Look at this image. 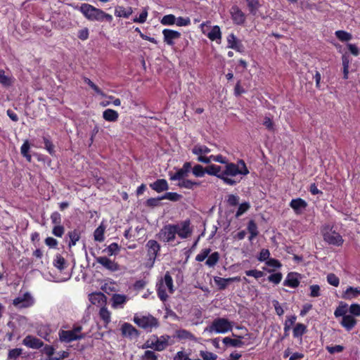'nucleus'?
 Masks as SVG:
<instances>
[{"label": "nucleus", "instance_id": "nucleus-15", "mask_svg": "<svg viewBox=\"0 0 360 360\" xmlns=\"http://www.w3.org/2000/svg\"><path fill=\"white\" fill-rule=\"evenodd\" d=\"M121 333L123 337L129 338L131 340L139 338L141 334L139 330H138L134 326L129 323H124L122 325Z\"/></svg>", "mask_w": 360, "mask_h": 360}, {"label": "nucleus", "instance_id": "nucleus-11", "mask_svg": "<svg viewBox=\"0 0 360 360\" xmlns=\"http://www.w3.org/2000/svg\"><path fill=\"white\" fill-rule=\"evenodd\" d=\"M95 260L110 272H115L120 269V264L117 262L105 256L96 257Z\"/></svg>", "mask_w": 360, "mask_h": 360}, {"label": "nucleus", "instance_id": "nucleus-45", "mask_svg": "<svg viewBox=\"0 0 360 360\" xmlns=\"http://www.w3.org/2000/svg\"><path fill=\"white\" fill-rule=\"evenodd\" d=\"M336 37L341 41H349L352 39V35L344 30H338L335 33Z\"/></svg>", "mask_w": 360, "mask_h": 360}, {"label": "nucleus", "instance_id": "nucleus-49", "mask_svg": "<svg viewBox=\"0 0 360 360\" xmlns=\"http://www.w3.org/2000/svg\"><path fill=\"white\" fill-rule=\"evenodd\" d=\"M193 174L195 177H202L206 174L205 167H203L201 165H195L191 169Z\"/></svg>", "mask_w": 360, "mask_h": 360}, {"label": "nucleus", "instance_id": "nucleus-12", "mask_svg": "<svg viewBox=\"0 0 360 360\" xmlns=\"http://www.w3.org/2000/svg\"><path fill=\"white\" fill-rule=\"evenodd\" d=\"M148 259L153 264L160 251V245L155 240H149L146 245Z\"/></svg>", "mask_w": 360, "mask_h": 360}, {"label": "nucleus", "instance_id": "nucleus-58", "mask_svg": "<svg viewBox=\"0 0 360 360\" xmlns=\"http://www.w3.org/2000/svg\"><path fill=\"white\" fill-rule=\"evenodd\" d=\"M211 252L210 248H205L202 249L199 254H198L195 257V260L197 262H202L204 261L210 255Z\"/></svg>", "mask_w": 360, "mask_h": 360}, {"label": "nucleus", "instance_id": "nucleus-22", "mask_svg": "<svg viewBox=\"0 0 360 360\" xmlns=\"http://www.w3.org/2000/svg\"><path fill=\"white\" fill-rule=\"evenodd\" d=\"M300 283V282L297 278V274L290 272L287 275L286 278L283 281V285L295 288L299 286Z\"/></svg>", "mask_w": 360, "mask_h": 360}, {"label": "nucleus", "instance_id": "nucleus-63", "mask_svg": "<svg viewBox=\"0 0 360 360\" xmlns=\"http://www.w3.org/2000/svg\"><path fill=\"white\" fill-rule=\"evenodd\" d=\"M200 355L203 360H216L217 359V355L211 352L200 351Z\"/></svg>", "mask_w": 360, "mask_h": 360}, {"label": "nucleus", "instance_id": "nucleus-48", "mask_svg": "<svg viewBox=\"0 0 360 360\" xmlns=\"http://www.w3.org/2000/svg\"><path fill=\"white\" fill-rule=\"evenodd\" d=\"M214 281L220 290H225L229 284V278L215 276Z\"/></svg>", "mask_w": 360, "mask_h": 360}, {"label": "nucleus", "instance_id": "nucleus-43", "mask_svg": "<svg viewBox=\"0 0 360 360\" xmlns=\"http://www.w3.org/2000/svg\"><path fill=\"white\" fill-rule=\"evenodd\" d=\"M347 304L340 302V305L336 308V309L334 311V316L336 318L338 317H343V316H346V313L347 312Z\"/></svg>", "mask_w": 360, "mask_h": 360}, {"label": "nucleus", "instance_id": "nucleus-38", "mask_svg": "<svg viewBox=\"0 0 360 360\" xmlns=\"http://www.w3.org/2000/svg\"><path fill=\"white\" fill-rule=\"evenodd\" d=\"M219 253L218 252H214L207 257L205 264L209 267H214L219 262Z\"/></svg>", "mask_w": 360, "mask_h": 360}, {"label": "nucleus", "instance_id": "nucleus-1", "mask_svg": "<svg viewBox=\"0 0 360 360\" xmlns=\"http://www.w3.org/2000/svg\"><path fill=\"white\" fill-rule=\"evenodd\" d=\"M193 233L191 220L186 219L177 224H167L162 226L156 237L162 243L174 241L176 236L181 239L189 238Z\"/></svg>", "mask_w": 360, "mask_h": 360}, {"label": "nucleus", "instance_id": "nucleus-37", "mask_svg": "<svg viewBox=\"0 0 360 360\" xmlns=\"http://www.w3.org/2000/svg\"><path fill=\"white\" fill-rule=\"evenodd\" d=\"M307 326L304 324L298 323L293 328V337L295 338L302 337L304 333H307Z\"/></svg>", "mask_w": 360, "mask_h": 360}, {"label": "nucleus", "instance_id": "nucleus-31", "mask_svg": "<svg viewBox=\"0 0 360 360\" xmlns=\"http://www.w3.org/2000/svg\"><path fill=\"white\" fill-rule=\"evenodd\" d=\"M245 1L247 2V6H248L250 13L252 15H256L259 8L261 7L259 0H245Z\"/></svg>", "mask_w": 360, "mask_h": 360}, {"label": "nucleus", "instance_id": "nucleus-40", "mask_svg": "<svg viewBox=\"0 0 360 360\" xmlns=\"http://www.w3.org/2000/svg\"><path fill=\"white\" fill-rule=\"evenodd\" d=\"M53 265L60 271L64 270L66 267L65 260L64 257L61 256L60 254H57L56 255L55 259H53Z\"/></svg>", "mask_w": 360, "mask_h": 360}, {"label": "nucleus", "instance_id": "nucleus-3", "mask_svg": "<svg viewBox=\"0 0 360 360\" xmlns=\"http://www.w3.org/2000/svg\"><path fill=\"white\" fill-rule=\"evenodd\" d=\"M78 11L90 21L111 22L113 20L110 14L87 3L82 4L78 8Z\"/></svg>", "mask_w": 360, "mask_h": 360}, {"label": "nucleus", "instance_id": "nucleus-29", "mask_svg": "<svg viewBox=\"0 0 360 360\" xmlns=\"http://www.w3.org/2000/svg\"><path fill=\"white\" fill-rule=\"evenodd\" d=\"M296 319L297 316L295 315L287 316L284 323V335L282 339H284L289 335V330H290L291 326L295 323Z\"/></svg>", "mask_w": 360, "mask_h": 360}, {"label": "nucleus", "instance_id": "nucleus-4", "mask_svg": "<svg viewBox=\"0 0 360 360\" xmlns=\"http://www.w3.org/2000/svg\"><path fill=\"white\" fill-rule=\"evenodd\" d=\"M166 288L168 289V292L170 294L174 292L173 279L169 271H167L164 277L156 284L157 295L159 299L162 302H165L168 299Z\"/></svg>", "mask_w": 360, "mask_h": 360}, {"label": "nucleus", "instance_id": "nucleus-57", "mask_svg": "<svg viewBox=\"0 0 360 360\" xmlns=\"http://www.w3.org/2000/svg\"><path fill=\"white\" fill-rule=\"evenodd\" d=\"M327 281L328 283L335 287H338L340 284L339 278L333 273L328 274L327 276Z\"/></svg>", "mask_w": 360, "mask_h": 360}, {"label": "nucleus", "instance_id": "nucleus-46", "mask_svg": "<svg viewBox=\"0 0 360 360\" xmlns=\"http://www.w3.org/2000/svg\"><path fill=\"white\" fill-rule=\"evenodd\" d=\"M112 300L113 307H116L125 303L127 301V297L124 295L115 294L112 297Z\"/></svg>", "mask_w": 360, "mask_h": 360}, {"label": "nucleus", "instance_id": "nucleus-47", "mask_svg": "<svg viewBox=\"0 0 360 360\" xmlns=\"http://www.w3.org/2000/svg\"><path fill=\"white\" fill-rule=\"evenodd\" d=\"M105 250L108 256L116 255L120 250V246L117 243H112Z\"/></svg>", "mask_w": 360, "mask_h": 360}, {"label": "nucleus", "instance_id": "nucleus-28", "mask_svg": "<svg viewBox=\"0 0 360 360\" xmlns=\"http://www.w3.org/2000/svg\"><path fill=\"white\" fill-rule=\"evenodd\" d=\"M177 186L180 188H187L193 190L195 187H198L200 186V182L192 181L191 179H185L181 181H179Z\"/></svg>", "mask_w": 360, "mask_h": 360}, {"label": "nucleus", "instance_id": "nucleus-21", "mask_svg": "<svg viewBox=\"0 0 360 360\" xmlns=\"http://www.w3.org/2000/svg\"><path fill=\"white\" fill-rule=\"evenodd\" d=\"M356 319L350 314L343 316L342 321H340V325L347 331L352 330L356 325Z\"/></svg>", "mask_w": 360, "mask_h": 360}, {"label": "nucleus", "instance_id": "nucleus-55", "mask_svg": "<svg viewBox=\"0 0 360 360\" xmlns=\"http://www.w3.org/2000/svg\"><path fill=\"white\" fill-rule=\"evenodd\" d=\"M141 360H158V355L151 350H146L141 356Z\"/></svg>", "mask_w": 360, "mask_h": 360}, {"label": "nucleus", "instance_id": "nucleus-35", "mask_svg": "<svg viewBox=\"0 0 360 360\" xmlns=\"http://www.w3.org/2000/svg\"><path fill=\"white\" fill-rule=\"evenodd\" d=\"M211 150L205 145L197 144L192 148V153L198 156L210 153Z\"/></svg>", "mask_w": 360, "mask_h": 360}, {"label": "nucleus", "instance_id": "nucleus-53", "mask_svg": "<svg viewBox=\"0 0 360 360\" xmlns=\"http://www.w3.org/2000/svg\"><path fill=\"white\" fill-rule=\"evenodd\" d=\"M182 198V195L175 192H167L161 196L163 200L167 199L173 202L179 201Z\"/></svg>", "mask_w": 360, "mask_h": 360}, {"label": "nucleus", "instance_id": "nucleus-23", "mask_svg": "<svg viewBox=\"0 0 360 360\" xmlns=\"http://www.w3.org/2000/svg\"><path fill=\"white\" fill-rule=\"evenodd\" d=\"M132 13L133 9L130 6H117L115 8V15L119 18H128Z\"/></svg>", "mask_w": 360, "mask_h": 360}, {"label": "nucleus", "instance_id": "nucleus-5", "mask_svg": "<svg viewBox=\"0 0 360 360\" xmlns=\"http://www.w3.org/2000/svg\"><path fill=\"white\" fill-rule=\"evenodd\" d=\"M321 233L323 240L329 245L339 247L342 246L344 243L342 236L335 231H333V226L330 224L323 226L321 229Z\"/></svg>", "mask_w": 360, "mask_h": 360}, {"label": "nucleus", "instance_id": "nucleus-19", "mask_svg": "<svg viewBox=\"0 0 360 360\" xmlns=\"http://www.w3.org/2000/svg\"><path fill=\"white\" fill-rule=\"evenodd\" d=\"M228 47L236 50L238 52L243 53L245 48L240 40H238L233 33L227 37Z\"/></svg>", "mask_w": 360, "mask_h": 360}, {"label": "nucleus", "instance_id": "nucleus-7", "mask_svg": "<svg viewBox=\"0 0 360 360\" xmlns=\"http://www.w3.org/2000/svg\"><path fill=\"white\" fill-rule=\"evenodd\" d=\"M133 321L139 327L148 332H151L153 328L159 326L158 319L150 314L141 316H135Z\"/></svg>", "mask_w": 360, "mask_h": 360}, {"label": "nucleus", "instance_id": "nucleus-18", "mask_svg": "<svg viewBox=\"0 0 360 360\" xmlns=\"http://www.w3.org/2000/svg\"><path fill=\"white\" fill-rule=\"evenodd\" d=\"M296 214H301L307 207V202L302 198H297L292 199L289 204Z\"/></svg>", "mask_w": 360, "mask_h": 360}, {"label": "nucleus", "instance_id": "nucleus-32", "mask_svg": "<svg viewBox=\"0 0 360 360\" xmlns=\"http://www.w3.org/2000/svg\"><path fill=\"white\" fill-rule=\"evenodd\" d=\"M206 174L212 176H215L220 179L221 175V167L217 165H210L205 167Z\"/></svg>", "mask_w": 360, "mask_h": 360}, {"label": "nucleus", "instance_id": "nucleus-61", "mask_svg": "<svg viewBox=\"0 0 360 360\" xmlns=\"http://www.w3.org/2000/svg\"><path fill=\"white\" fill-rule=\"evenodd\" d=\"M245 274H246V276H252L256 279H258L264 276V274L263 271L257 270V269L247 270L245 271Z\"/></svg>", "mask_w": 360, "mask_h": 360}, {"label": "nucleus", "instance_id": "nucleus-20", "mask_svg": "<svg viewBox=\"0 0 360 360\" xmlns=\"http://www.w3.org/2000/svg\"><path fill=\"white\" fill-rule=\"evenodd\" d=\"M150 188L157 193H162L169 189V185L166 179H158L149 184Z\"/></svg>", "mask_w": 360, "mask_h": 360}, {"label": "nucleus", "instance_id": "nucleus-51", "mask_svg": "<svg viewBox=\"0 0 360 360\" xmlns=\"http://www.w3.org/2000/svg\"><path fill=\"white\" fill-rule=\"evenodd\" d=\"M42 352L46 355V360H53L51 358L54 357L55 348L49 345H45L42 349Z\"/></svg>", "mask_w": 360, "mask_h": 360}, {"label": "nucleus", "instance_id": "nucleus-59", "mask_svg": "<svg viewBox=\"0 0 360 360\" xmlns=\"http://www.w3.org/2000/svg\"><path fill=\"white\" fill-rule=\"evenodd\" d=\"M282 278H283L282 274L281 272H277V273H274V274H272L270 276H269L268 281L269 282L273 283L275 285H277L281 281Z\"/></svg>", "mask_w": 360, "mask_h": 360}, {"label": "nucleus", "instance_id": "nucleus-27", "mask_svg": "<svg viewBox=\"0 0 360 360\" xmlns=\"http://www.w3.org/2000/svg\"><path fill=\"white\" fill-rule=\"evenodd\" d=\"M247 229L250 233L249 240L252 241L259 234L257 225L254 220L251 219L249 221V222L248 224Z\"/></svg>", "mask_w": 360, "mask_h": 360}, {"label": "nucleus", "instance_id": "nucleus-14", "mask_svg": "<svg viewBox=\"0 0 360 360\" xmlns=\"http://www.w3.org/2000/svg\"><path fill=\"white\" fill-rule=\"evenodd\" d=\"M60 342H71L75 340H81L85 338L84 334H75L73 331L60 330L58 333Z\"/></svg>", "mask_w": 360, "mask_h": 360}, {"label": "nucleus", "instance_id": "nucleus-33", "mask_svg": "<svg viewBox=\"0 0 360 360\" xmlns=\"http://www.w3.org/2000/svg\"><path fill=\"white\" fill-rule=\"evenodd\" d=\"M207 36L211 41L221 40V32L220 27L218 25L213 26Z\"/></svg>", "mask_w": 360, "mask_h": 360}, {"label": "nucleus", "instance_id": "nucleus-36", "mask_svg": "<svg viewBox=\"0 0 360 360\" xmlns=\"http://www.w3.org/2000/svg\"><path fill=\"white\" fill-rule=\"evenodd\" d=\"M176 336L179 339L181 340H195L196 338L195 335L191 333L190 331L185 329H180L176 331Z\"/></svg>", "mask_w": 360, "mask_h": 360}, {"label": "nucleus", "instance_id": "nucleus-24", "mask_svg": "<svg viewBox=\"0 0 360 360\" xmlns=\"http://www.w3.org/2000/svg\"><path fill=\"white\" fill-rule=\"evenodd\" d=\"M360 295V287H348L342 293V297L345 300H352Z\"/></svg>", "mask_w": 360, "mask_h": 360}, {"label": "nucleus", "instance_id": "nucleus-42", "mask_svg": "<svg viewBox=\"0 0 360 360\" xmlns=\"http://www.w3.org/2000/svg\"><path fill=\"white\" fill-rule=\"evenodd\" d=\"M110 312L105 307H103L100 309L99 316L100 318L103 321L105 325H108L110 322Z\"/></svg>", "mask_w": 360, "mask_h": 360}, {"label": "nucleus", "instance_id": "nucleus-30", "mask_svg": "<svg viewBox=\"0 0 360 360\" xmlns=\"http://www.w3.org/2000/svg\"><path fill=\"white\" fill-rule=\"evenodd\" d=\"M350 63L351 60L349 58V56L347 54H343L342 56V63L344 79H347L349 77V68Z\"/></svg>", "mask_w": 360, "mask_h": 360}, {"label": "nucleus", "instance_id": "nucleus-50", "mask_svg": "<svg viewBox=\"0 0 360 360\" xmlns=\"http://www.w3.org/2000/svg\"><path fill=\"white\" fill-rule=\"evenodd\" d=\"M160 22L163 25H173L176 24V17L173 14L165 15L160 20Z\"/></svg>", "mask_w": 360, "mask_h": 360}, {"label": "nucleus", "instance_id": "nucleus-10", "mask_svg": "<svg viewBox=\"0 0 360 360\" xmlns=\"http://www.w3.org/2000/svg\"><path fill=\"white\" fill-rule=\"evenodd\" d=\"M191 162H186L184 163L182 167L177 169L175 173H169V179L173 181H179V182L185 179L188 176V173L191 172Z\"/></svg>", "mask_w": 360, "mask_h": 360}, {"label": "nucleus", "instance_id": "nucleus-2", "mask_svg": "<svg viewBox=\"0 0 360 360\" xmlns=\"http://www.w3.org/2000/svg\"><path fill=\"white\" fill-rule=\"evenodd\" d=\"M225 165V169L221 172L220 179L226 185L235 186L240 181V179L237 180L229 176L233 177L238 174L247 175L249 174V169L243 160H238L237 164L226 162Z\"/></svg>", "mask_w": 360, "mask_h": 360}, {"label": "nucleus", "instance_id": "nucleus-26", "mask_svg": "<svg viewBox=\"0 0 360 360\" xmlns=\"http://www.w3.org/2000/svg\"><path fill=\"white\" fill-rule=\"evenodd\" d=\"M103 118L108 122H116L119 118V113L112 109L108 108L103 112Z\"/></svg>", "mask_w": 360, "mask_h": 360}, {"label": "nucleus", "instance_id": "nucleus-39", "mask_svg": "<svg viewBox=\"0 0 360 360\" xmlns=\"http://www.w3.org/2000/svg\"><path fill=\"white\" fill-rule=\"evenodd\" d=\"M68 236L70 238L69 247L75 246L80 239V233L77 229H74L68 232Z\"/></svg>", "mask_w": 360, "mask_h": 360}, {"label": "nucleus", "instance_id": "nucleus-64", "mask_svg": "<svg viewBox=\"0 0 360 360\" xmlns=\"http://www.w3.org/2000/svg\"><path fill=\"white\" fill-rule=\"evenodd\" d=\"M349 312L350 315L353 316H360V304H352L349 307Z\"/></svg>", "mask_w": 360, "mask_h": 360}, {"label": "nucleus", "instance_id": "nucleus-13", "mask_svg": "<svg viewBox=\"0 0 360 360\" xmlns=\"http://www.w3.org/2000/svg\"><path fill=\"white\" fill-rule=\"evenodd\" d=\"M230 14L233 24L236 25H244L246 15L237 6H233L230 10Z\"/></svg>", "mask_w": 360, "mask_h": 360}, {"label": "nucleus", "instance_id": "nucleus-17", "mask_svg": "<svg viewBox=\"0 0 360 360\" xmlns=\"http://www.w3.org/2000/svg\"><path fill=\"white\" fill-rule=\"evenodd\" d=\"M22 344L28 348L38 349L44 346V342L39 338L28 335L22 340Z\"/></svg>", "mask_w": 360, "mask_h": 360}, {"label": "nucleus", "instance_id": "nucleus-25", "mask_svg": "<svg viewBox=\"0 0 360 360\" xmlns=\"http://www.w3.org/2000/svg\"><path fill=\"white\" fill-rule=\"evenodd\" d=\"M156 340L153 342V349L158 352L163 351L168 345V336H161L158 338L155 336Z\"/></svg>", "mask_w": 360, "mask_h": 360}, {"label": "nucleus", "instance_id": "nucleus-44", "mask_svg": "<svg viewBox=\"0 0 360 360\" xmlns=\"http://www.w3.org/2000/svg\"><path fill=\"white\" fill-rule=\"evenodd\" d=\"M30 148V146L28 141H25L20 148V152L22 155L25 157L28 162H30L32 160V156L29 153Z\"/></svg>", "mask_w": 360, "mask_h": 360}, {"label": "nucleus", "instance_id": "nucleus-52", "mask_svg": "<svg viewBox=\"0 0 360 360\" xmlns=\"http://www.w3.org/2000/svg\"><path fill=\"white\" fill-rule=\"evenodd\" d=\"M84 83L88 84L97 94L101 95L102 96H105L104 92L97 85H96L89 78L84 77Z\"/></svg>", "mask_w": 360, "mask_h": 360}, {"label": "nucleus", "instance_id": "nucleus-60", "mask_svg": "<svg viewBox=\"0 0 360 360\" xmlns=\"http://www.w3.org/2000/svg\"><path fill=\"white\" fill-rule=\"evenodd\" d=\"M65 233V228L62 224L55 225L52 229V233L58 238H61Z\"/></svg>", "mask_w": 360, "mask_h": 360}, {"label": "nucleus", "instance_id": "nucleus-34", "mask_svg": "<svg viewBox=\"0 0 360 360\" xmlns=\"http://www.w3.org/2000/svg\"><path fill=\"white\" fill-rule=\"evenodd\" d=\"M105 227L103 224L98 226L94 232V240L100 243L103 242L105 240Z\"/></svg>", "mask_w": 360, "mask_h": 360}, {"label": "nucleus", "instance_id": "nucleus-6", "mask_svg": "<svg viewBox=\"0 0 360 360\" xmlns=\"http://www.w3.org/2000/svg\"><path fill=\"white\" fill-rule=\"evenodd\" d=\"M232 323L225 318H217L214 319L211 325L205 328V331L217 333H226L232 330Z\"/></svg>", "mask_w": 360, "mask_h": 360}, {"label": "nucleus", "instance_id": "nucleus-54", "mask_svg": "<svg viewBox=\"0 0 360 360\" xmlns=\"http://www.w3.org/2000/svg\"><path fill=\"white\" fill-rule=\"evenodd\" d=\"M163 200V198H161V196L158 198H150L146 201L145 205L146 207L152 208L158 207L160 205V200Z\"/></svg>", "mask_w": 360, "mask_h": 360}, {"label": "nucleus", "instance_id": "nucleus-41", "mask_svg": "<svg viewBox=\"0 0 360 360\" xmlns=\"http://www.w3.org/2000/svg\"><path fill=\"white\" fill-rule=\"evenodd\" d=\"M43 141L44 143V148L51 156H54L56 155V150L55 146L52 141L49 139V137L46 136H43Z\"/></svg>", "mask_w": 360, "mask_h": 360}, {"label": "nucleus", "instance_id": "nucleus-56", "mask_svg": "<svg viewBox=\"0 0 360 360\" xmlns=\"http://www.w3.org/2000/svg\"><path fill=\"white\" fill-rule=\"evenodd\" d=\"M0 83L4 86H9L12 84L11 77L6 76L3 70H0Z\"/></svg>", "mask_w": 360, "mask_h": 360}, {"label": "nucleus", "instance_id": "nucleus-9", "mask_svg": "<svg viewBox=\"0 0 360 360\" xmlns=\"http://www.w3.org/2000/svg\"><path fill=\"white\" fill-rule=\"evenodd\" d=\"M34 303V300L29 292L15 297L13 300V304L18 309L28 308Z\"/></svg>", "mask_w": 360, "mask_h": 360}, {"label": "nucleus", "instance_id": "nucleus-16", "mask_svg": "<svg viewBox=\"0 0 360 360\" xmlns=\"http://www.w3.org/2000/svg\"><path fill=\"white\" fill-rule=\"evenodd\" d=\"M162 34L164 42L170 46H173L175 44L174 40L179 39L181 35L179 32L170 29H164Z\"/></svg>", "mask_w": 360, "mask_h": 360}, {"label": "nucleus", "instance_id": "nucleus-62", "mask_svg": "<svg viewBox=\"0 0 360 360\" xmlns=\"http://www.w3.org/2000/svg\"><path fill=\"white\" fill-rule=\"evenodd\" d=\"M310 293L309 296L311 297H317L321 295V288L319 285H311L309 286Z\"/></svg>", "mask_w": 360, "mask_h": 360}, {"label": "nucleus", "instance_id": "nucleus-8", "mask_svg": "<svg viewBox=\"0 0 360 360\" xmlns=\"http://www.w3.org/2000/svg\"><path fill=\"white\" fill-rule=\"evenodd\" d=\"M234 337H237L238 338L232 339L229 337H225L223 338L222 342L226 346H231L234 347H242L243 346H247L252 344V342H243V339H252V333H247L245 335L237 336L233 334Z\"/></svg>", "mask_w": 360, "mask_h": 360}]
</instances>
